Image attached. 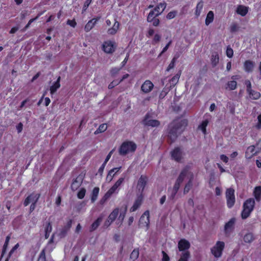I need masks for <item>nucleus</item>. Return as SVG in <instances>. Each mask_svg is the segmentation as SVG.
Segmentation results:
<instances>
[{"mask_svg": "<svg viewBox=\"0 0 261 261\" xmlns=\"http://www.w3.org/2000/svg\"><path fill=\"white\" fill-rule=\"evenodd\" d=\"M187 125V121L185 119L175 120L170 124L168 136L172 142L176 139L178 135L184 130Z\"/></svg>", "mask_w": 261, "mask_h": 261, "instance_id": "nucleus-1", "label": "nucleus"}, {"mask_svg": "<svg viewBox=\"0 0 261 261\" xmlns=\"http://www.w3.org/2000/svg\"><path fill=\"white\" fill-rule=\"evenodd\" d=\"M182 173H184L182 177L183 181L184 180L185 178L186 177H187L189 178V181L186 184L184 190V193L186 194L189 192V191L193 186V180L194 179V174L193 172L191 171V166L187 165L185 166L181 170L179 175H181Z\"/></svg>", "mask_w": 261, "mask_h": 261, "instance_id": "nucleus-2", "label": "nucleus"}, {"mask_svg": "<svg viewBox=\"0 0 261 261\" xmlns=\"http://www.w3.org/2000/svg\"><path fill=\"white\" fill-rule=\"evenodd\" d=\"M137 148L136 144L132 141H124L119 148V153L121 155H125L133 153Z\"/></svg>", "mask_w": 261, "mask_h": 261, "instance_id": "nucleus-3", "label": "nucleus"}, {"mask_svg": "<svg viewBox=\"0 0 261 261\" xmlns=\"http://www.w3.org/2000/svg\"><path fill=\"white\" fill-rule=\"evenodd\" d=\"M254 205L255 200L253 198H249L244 202L241 213V217L243 219H246L250 216L254 209Z\"/></svg>", "mask_w": 261, "mask_h": 261, "instance_id": "nucleus-4", "label": "nucleus"}, {"mask_svg": "<svg viewBox=\"0 0 261 261\" xmlns=\"http://www.w3.org/2000/svg\"><path fill=\"white\" fill-rule=\"evenodd\" d=\"M225 243L224 242L217 241L216 244L211 249V252L216 258H219L222 255Z\"/></svg>", "mask_w": 261, "mask_h": 261, "instance_id": "nucleus-5", "label": "nucleus"}, {"mask_svg": "<svg viewBox=\"0 0 261 261\" xmlns=\"http://www.w3.org/2000/svg\"><path fill=\"white\" fill-rule=\"evenodd\" d=\"M183 173L181 175H179L178 177L176 180L174 185L172 189H169L168 191L170 192L169 198L171 200L174 199L176 195L181 184L183 182Z\"/></svg>", "mask_w": 261, "mask_h": 261, "instance_id": "nucleus-6", "label": "nucleus"}, {"mask_svg": "<svg viewBox=\"0 0 261 261\" xmlns=\"http://www.w3.org/2000/svg\"><path fill=\"white\" fill-rule=\"evenodd\" d=\"M226 198L228 207L231 208L235 203L234 190L229 188L226 190Z\"/></svg>", "mask_w": 261, "mask_h": 261, "instance_id": "nucleus-7", "label": "nucleus"}, {"mask_svg": "<svg viewBox=\"0 0 261 261\" xmlns=\"http://www.w3.org/2000/svg\"><path fill=\"white\" fill-rule=\"evenodd\" d=\"M149 224V212L148 211H145L141 216L139 221V226L140 227H145L147 230Z\"/></svg>", "mask_w": 261, "mask_h": 261, "instance_id": "nucleus-8", "label": "nucleus"}, {"mask_svg": "<svg viewBox=\"0 0 261 261\" xmlns=\"http://www.w3.org/2000/svg\"><path fill=\"white\" fill-rule=\"evenodd\" d=\"M72 223V220L70 219L65 226L59 229L58 236L60 239L64 238L67 236L68 231L71 227Z\"/></svg>", "mask_w": 261, "mask_h": 261, "instance_id": "nucleus-9", "label": "nucleus"}, {"mask_svg": "<svg viewBox=\"0 0 261 261\" xmlns=\"http://www.w3.org/2000/svg\"><path fill=\"white\" fill-rule=\"evenodd\" d=\"M116 47V43L111 41H105L102 45L103 50L107 54H112L114 52Z\"/></svg>", "mask_w": 261, "mask_h": 261, "instance_id": "nucleus-10", "label": "nucleus"}, {"mask_svg": "<svg viewBox=\"0 0 261 261\" xmlns=\"http://www.w3.org/2000/svg\"><path fill=\"white\" fill-rule=\"evenodd\" d=\"M147 182L148 177L145 175H142L138 180L137 186V188L138 191L140 193V194H143V192L147 185Z\"/></svg>", "mask_w": 261, "mask_h": 261, "instance_id": "nucleus-11", "label": "nucleus"}, {"mask_svg": "<svg viewBox=\"0 0 261 261\" xmlns=\"http://www.w3.org/2000/svg\"><path fill=\"white\" fill-rule=\"evenodd\" d=\"M235 222L236 219L234 218H232L225 224L224 230L226 236H229L230 233L233 231L234 228Z\"/></svg>", "mask_w": 261, "mask_h": 261, "instance_id": "nucleus-12", "label": "nucleus"}, {"mask_svg": "<svg viewBox=\"0 0 261 261\" xmlns=\"http://www.w3.org/2000/svg\"><path fill=\"white\" fill-rule=\"evenodd\" d=\"M143 123L145 125L151 127H158L160 125V122L158 120L152 119L149 115H146L144 120Z\"/></svg>", "mask_w": 261, "mask_h": 261, "instance_id": "nucleus-13", "label": "nucleus"}, {"mask_svg": "<svg viewBox=\"0 0 261 261\" xmlns=\"http://www.w3.org/2000/svg\"><path fill=\"white\" fill-rule=\"evenodd\" d=\"M40 196V195L39 194L32 193L25 198L23 202V205L27 206L30 203L32 204L36 203Z\"/></svg>", "mask_w": 261, "mask_h": 261, "instance_id": "nucleus-14", "label": "nucleus"}, {"mask_svg": "<svg viewBox=\"0 0 261 261\" xmlns=\"http://www.w3.org/2000/svg\"><path fill=\"white\" fill-rule=\"evenodd\" d=\"M84 179L83 175H79L75 179H73L71 185V189L72 191H75L81 186Z\"/></svg>", "mask_w": 261, "mask_h": 261, "instance_id": "nucleus-15", "label": "nucleus"}, {"mask_svg": "<svg viewBox=\"0 0 261 261\" xmlns=\"http://www.w3.org/2000/svg\"><path fill=\"white\" fill-rule=\"evenodd\" d=\"M190 247V243L185 239H181L178 243V248L179 251L185 252L188 251V250Z\"/></svg>", "mask_w": 261, "mask_h": 261, "instance_id": "nucleus-16", "label": "nucleus"}, {"mask_svg": "<svg viewBox=\"0 0 261 261\" xmlns=\"http://www.w3.org/2000/svg\"><path fill=\"white\" fill-rule=\"evenodd\" d=\"M153 86V84L150 81L146 80L142 85L141 89L142 92L147 93L152 90Z\"/></svg>", "mask_w": 261, "mask_h": 261, "instance_id": "nucleus-17", "label": "nucleus"}, {"mask_svg": "<svg viewBox=\"0 0 261 261\" xmlns=\"http://www.w3.org/2000/svg\"><path fill=\"white\" fill-rule=\"evenodd\" d=\"M255 67V63L251 60H246L244 63V69L247 72H252Z\"/></svg>", "mask_w": 261, "mask_h": 261, "instance_id": "nucleus-18", "label": "nucleus"}, {"mask_svg": "<svg viewBox=\"0 0 261 261\" xmlns=\"http://www.w3.org/2000/svg\"><path fill=\"white\" fill-rule=\"evenodd\" d=\"M143 198V194H140L138 196L137 199L134 203L133 205L130 209V211L133 212L136 211L141 205Z\"/></svg>", "mask_w": 261, "mask_h": 261, "instance_id": "nucleus-19", "label": "nucleus"}, {"mask_svg": "<svg viewBox=\"0 0 261 261\" xmlns=\"http://www.w3.org/2000/svg\"><path fill=\"white\" fill-rule=\"evenodd\" d=\"M171 156L172 159L176 161H179L182 157V152L178 148H175L171 152Z\"/></svg>", "mask_w": 261, "mask_h": 261, "instance_id": "nucleus-20", "label": "nucleus"}, {"mask_svg": "<svg viewBox=\"0 0 261 261\" xmlns=\"http://www.w3.org/2000/svg\"><path fill=\"white\" fill-rule=\"evenodd\" d=\"M256 153L257 151L255 150V146L253 145L250 146L247 149V150L245 152V156L247 159H251Z\"/></svg>", "mask_w": 261, "mask_h": 261, "instance_id": "nucleus-21", "label": "nucleus"}, {"mask_svg": "<svg viewBox=\"0 0 261 261\" xmlns=\"http://www.w3.org/2000/svg\"><path fill=\"white\" fill-rule=\"evenodd\" d=\"M98 18H93L89 20L85 27L86 32H89L95 25Z\"/></svg>", "mask_w": 261, "mask_h": 261, "instance_id": "nucleus-22", "label": "nucleus"}, {"mask_svg": "<svg viewBox=\"0 0 261 261\" xmlns=\"http://www.w3.org/2000/svg\"><path fill=\"white\" fill-rule=\"evenodd\" d=\"M118 188H117L115 186H113L108 191V192L105 194L103 197L102 198V200H103L104 201L107 200L108 199H109L113 194L116 192V190Z\"/></svg>", "mask_w": 261, "mask_h": 261, "instance_id": "nucleus-23", "label": "nucleus"}, {"mask_svg": "<svg viewBox=\"0 0 261 261\" xmlns=\"http://www.w3.org/2000/svg\"><path fill=\"white\" fill-rule=\"evenodd\" d=\"M61 77L59 76L56 82L52 85L50 88V94L53 95L54 94L57 90L60 87V82Z\"/></svg>", "mask_w": 261, "mask_h": 261, "instance_id": "nucleus-24", "label": "nucleus"}, {"mask_svg": "<svg viewBox=\"0 0 261 261\" xmlns=\"http://www.w3.org/2000/svg\"><path fill=\"white\" fill-rule=\"evenodd\" d=\"M121 167L118 168H114L111 169L108 173V174L107 176L106 179L108 181L110 182L113 179V178L116 173L118 172Z\"/></svg>", "mask_w": 261, "mask_h": 261, "instance_id": "nucleus-25", "label": "nucleus"}, {"mask_svg": "<svg viewBox=\"0 0 261 261\" xmlns=\"http://www.w3.org/2000/svg\"><path fill=\"white\" fill-rule=\"evenodd\" d=\"M247 93L248 94L249 96L251 99L254 100L258 99L261 96V94L259 92L256 91L252 89L248 91Z\"/></svg>", "mask_w": 261, "mask_h": 261, "instance_id": "nucleus-26", "label": "nucleus"}, {"mask_svg": "<svg viewBox=\"0 0 261 261\" xmlns=\"http://www.w3.org/2000/svg\"><path fill=\"white\" fill-rule=\"evenodd\" d=\"M156 10L157 9H153L149 13L147 18L148 22H151L152 19L156 18V17L160 15V12H156Z\"/></svg>", "mask_w": 261, "mask_h": 261, "instance_id": "nucleus-27", "label": "nucleus"}, {"mask_svg": "<svg viewBox=\"0 0 261 261\" xmlns=\"http://www.w3.org/2000/svg\"><path fill=\"white\" fill-rule=\"evenodd\" d=\"M102 217H98L96 220H95L91 225V227H90V231H93L94 230H95V229H97V228L99 226V225H100V224L101 223V222H102Z\"/></svg>", "mask_w": 261, "mask_h": 261, "instance_id": "nucleus-28", "label": "nucleus"}, {"mask_svg": "<svg viewBox=\"0 0 261 261\" xmlns=\"http://www.w3.org/2000/svg\"><path fill=\"white\" fill-rule=\"evenodd\" d=\"M237 12L241 16H244L248 12V8L243 5H240L237 8Z\"/></svg>", "mask_w": 261, "mask_h": 261, "instance_id": "nucleus-29", "label": "nucleus"}, {"mask_svg": "<svg viewBox=\"0 0 261 261\" xmlns=\"http://www.w3.org/2000/svg\"><path fill=\"white\" fill-rule=\"evenodd\" d=\"M214 18V14L212 11H210L207 14L206 17L205 21V23L206 25H208L210 23H211Z\"/></svg>", "mask_w": 261, "mask_h": 261, "instance_id": "nucleus-30", "label": "nucleus"}, {"mask_svg": "<svg viewBox=\"0 0 261 261\" xmlns=\"http://www.w3.org/2000/svg\"><path fill=\"white\" fill-rule=\"evenodd\" d=\"M253 194L256 200L259 201L261 199V187L258 186L255 187Z\"/></svg>", "mask_w": 261, "mask_h": 261, "instance_id": "nucleus-31", "label": "nucleus"}, {"mask_svg": "<svg viewBox=\"0 0 261 261\" xmlns=\"http://www.w3.org/2000/svg\"><path fill=\"white\" fill-rule=\"evenodd\" d=\"M119 210L118 208H115L109 215L108 218L111 220V222H114L119 214Z\"/></svg>", "mask_w": 261, "mask_h": 261, "instance_id": "nucleus-32", "label": "nucleus"}, {"mask_svg": "<svg viewBox=\"0 0 261 261\" xmlns=\"http://www.w3.org/2000/svg\"><path fill=\"white\" fill-rule=\"evenodd\" d=\"M99 191V189L98 187H95L92 192V196H91V201L92 202H94L95 200L97 199L98 193Z\"/></svg>", "mask_w": 261, "mask_h": 261, "instance_id": "nucleus-33", "label": "nucleus"}, {"mask_svg": "<svg viewBox=\"0 0 261 261\" xmlns=\"http://www.w3.org/2000/svg\"><path fill=\"white\" fill-rule=\"evenodd\" d=\"M237 83L235 81H231L227 82L226 84V86L225 87L226 89H228L229 90H233L236 89Z\"/></svg>", "mask_w": 261, "mask_h": 261, "instance_id": "nucleus-34", "label": "nucleus"}, {"mask_svg": "<svg viewBox=\"0 0 261 261\" xmlns=\"http://www.w3.org/2000/svg\"><path fill=\"white\" fill-rule=\"evenodd\" d=\"M190 257L189 251H185L181 253L180 258L178 261H188V259Z\"/></svg>", "mask_w": 261, "mask_h": 261, "instance_id": "nucleus-35", "label": "nucleus"}, {"mask_svg": "<svg viewBox=\"0 0 261 261\" xmlns=\"http://www.w3.org/2000/svg\"><path fill=\"white\" fill-rule=\"evenodd\" d=\"M243 239L245 242L250 243L254 240V238L252 233L249 232L244 236Z\"/></svg>", "mask_w": 261, "mask_h": 261, "instance_id": "nucleus-36", "label": "nucleus"}, {"mask_svg": "<svg viewBox=\"0 0 261 261\" xmlns=\"http://www.w3.org/2000/svg\"><path fill=\"white\" fill-rule=\"evenodd\" d=\"M219 58L217 53L212 55L211 57V62L212 65L214 67L216 66L219 63Z\"/></svg>", "mask_w": 261, "mask_h": 261, "instance_id": "nucleus-37", "label": "nucleus"}, {"mask_svg": "<svg viewBox=\"0 0 261 261\" xmlns=\"http://www.w3.org/2000/svg\"><path fill=\"white\" fill-rule=\"evenodd\" d=\"M139 255V250L138 248H136L133 250L130 255V258L133 261L136 260Z\"/></svg>", "mask_w": 261, "mask_h": 261, "instance_id": "nucleus-38", "label": "nucleus"}, {"mask_svg": "<svg viewBox=\"0 0 261 261\" xmlns=\"http://www.w3.org/2000/svg\"><path fill=\"white\" fill-rule=\"evenodd\" d=\"M203 2L202 1L199 2L196 6L195 15L198 17L200 15L201 11L203 8Z\"/></svg>", "mask_w": 261, "mask_h": 261, "instance_id": "nucleus-39", "label": "nucleus"}, {"mask_svg": "<svg viewBox=\"0 0 261 261\" xmlns=\"http://www.w3.org/2000/svg\"><path fill=\"white\" fill-rule=\"evenodd\" d=\"M107 128V126L106 125V124H100L98 128L96 130V131L94 132V134L95 135H97L99 133H102V132H104Z\"/></svg>", "mask_w": 261, "mask_h": 261, "instance_id": "nucleus-40", "label": "nucleus"}, {"mask_svg": "<svg viewBox=\"0 0 261 261\" xmlns=\"http://www.w3.org/2000/svg\"><path fill=\"white\" fill-rule=\"evenodd\" d=\"M126 211H127V207H125L124 210L121 211V212H120V214L118 217V221H120V224H122V223L125 217Z\"/></svg>", "mask_w": 261, "mask_h": 261, "instance_id": "nucleus-41", "label": "nucleus"}, {"mask_svg": "<svg viewBox=\"0 0 261 261\" xmlns=\"http://www.w3.org/2000/svg\"><path fill=\"white\" fill-rule=\"evenodd\" d=\"M166 7V3H160L154 9H157V12H160V15L164 11Z\"/></svg>", "mask_w": 261, "mask_h": 261, "instance_id": "nucleus-42", "label": "nucleus"}, {"mask_svg": "<svg viewBox=\"0 0 261 261\" xmlns=\"http://www.w3.org/2000/svg\"><path fill=\"white\" fill-rule=\"evenodd\" d=\"M10 236H7L6 237L5 243V244L4 245V246H3V251H2V254L0 260L2 259V258L3 257L4 254H5V253L6 252V248H7V246L8 245V243H9V241L10 240Z\"/></svg>", "mask_w": 261, "mask_h": 261, "instance_id": "nucleus-43", "label": "nucleus"}, {"mask_svg": "<svg viewBox=\"0 0 261 261\" xmlns=\"http://www.w3.org/2000/svg\"><path fill=\"white\" fill-rule=\"evenodd\" d=\"M208 121L207 120L203 121L201 125L199 126V128H200L203 134L206 133V127L207 125Z\"/></svg>", "mask_w": 261, "mask_h": 261, "instance_id": "nucleus-44", "label": "nucleus"}, {"mask_svg": "<svg viewBox=\"0 0 261 261\" xmlns=\"http://www.w3.org/2000/svg\"><path fill=\"white\" fill-rule=\"evenodd\" d=\"M86 189L85 188H81L80 191L77 193V197L78 198L82 199H83L86 194Z\"/></svg>", "mask_w": 261, "mask_h": 261, "instance_id": "nucleus-45", "label": "nucleus"}, {"mask_svg": "<svg viewBox=\"0 0 261 261\" xmlns=\"http://www.w3.org/2000/svg\"><path fill=\"white\" fill-rule=\"evenodd\" d=\"M37 261H46L45 252L44 249L42 250L40 252Z\"/></svg>", "mask_w": 261, "mask_h": 261, "instance_id": "nucleus-46", "label": "nucleus"}, {"mask_svg": "<svg viewBox=\"0 0 261 261\" xmlns=\"http://www.w3.org/2000/svg\"><path fill=\"white\" fill-rule=\"evenodd\" d=\"M40 16V15H38L36 17H35V18H33V19H31L28 24L25 26V27L22 29V31H25L26 30H27L30 26L31 24L34 21H35V20H36L37 19H38V18L39 17V16Z\"/></svg>", "mask_w": 261, "mask_h": 261, "instance_id": "nucleus-47", "label": "nucleus"}, {"mask_svg": "<svg viewBox=\"0 0 261 261\" xmlns=\"http://www.w3.org/2000/svg\"><path fill=\"white\" fill-rule=\"evenodd\" d=\"M176 57L175 59H172L171 62H170V63L169 64V65H168V67L166 69L167 71H169L171 69H173L174 68V65H175V63L176 62Z\"/></svg>", "mask_w": 261, "mask_h": 261, "instance_id": "nucleus-48", "label": "nucleus"}, {"mask_svg": "<svg viewBox=\"0 0 261 261\" xmlns=\"http://www.w3.org/2000/svg\"><path fill=\"white\" fill-rule=\"evenodd\" d=\"M226 53V56L228 58H232L233 55V51L232 49L229 46H228L227 47Z\"/></svg>", "mask_w": 261, "mask_h": 261, "instance_id": "nucleus-49", "label": "nucleus"}, {"mask_svg": "<svg viewBox=\"0 0 261 261\" xmlns=\"http://www.w3.org/2000/svg\"><path fill=\"white\" fill-rule=\"evenodd\" d=\"M161 38V36L158 34H156L154 35L153 39L152 40V44H155L158 43L160 41Z\"/></svg>", "mask_w": 261, "mask_h": 261, "instance_id": "nucleus-50", "label": "nucleus"}, {"mask_svg": "<svg viewBox=\"0 0 261 261\" xmlns=\"http://www.w3.org/2000/svg\"><path fill=\"white\" fill-rule=\"evenodd\" d=\"M176 14H177V12L175 11L170 12L167 15L166 18L168 19H172V18H174L175 17V16L176 15Z\"/></svg>", "mask_w": 261, "mask_h": 261, "instance_id": "nucleus-51", "label": "nucleus"}, {"mask_svg": "<svg viewBox=\"0 0 261 261\" xmlns=\"http://www.w3.org/2000/svg\"><path fill=\"white\" fill-rule=\"evenodd\" d=\"M179 75L178 74H176L170 80V83L172 85H174L176 84L179 80Z\"/></svg>", "mask_w": 261, "mask_h": 261, "instance_id": "nucleus-52", "label": "nucleus"}, {"mask_svg": "<svg viewBox=\"0 0 261 261\" xmlns=\"http://www.w3.org/2000/svg\"><path fill=\"white\" fill-rule=\"evenodd\" d=\"M168 89H165V88L164 89L160 94V95H159L160 99L164 98L165 97V96L166 95V94L168 93Z\"/></svg>", "mask_w": 261, "mask_h": 261, "instance_id": "nucleus-53", "label": "nucleus"}, {"mask_svg": "<svg viewBox=\"0 0 261 261\" xmlns=\"http://www.w3.org/2000/svg\"><path fill=\"white\" fill-rule=\"evenodd\" d=\"M245 84L246 86V91L248 92L250 90H252L251 83L250 81L246 80L245 82Z\"/></svg>", "mask_w": 261, "mask_h": 261, "instance_id": "nucleus-54", "label": "nucleus"}, {"mask_svg": "<svg viewBox=\"0 0 261 261\" xmlns=\"http://www.w3.org/2000/svg\"><path fill=\"white\" fill-rule=\"evenodd\" d=\"M124 180V178L121 177L120 178L114 185L115 187H116L117 188H118L119 187L121 186V185L122 184Z\"/></svg>", "mask_w": 261, "mask_h": 261, "instance_id": "nucleus-55", "label": "nucleus"}, {"mask_svg": "<svg viewBox=\"0 0 261 261\" xmlns=\"http://www.w3.org/2000/svg\"><path fill=\"white\" fill-rule=\"evenodd\" d=\"M121 67H120V68H117V67L113 68L111 70V73L112 75L114 76L115 74H117L119 72V71L121 70Z\"/></svg>", "mask_w": 261, "mask_h": 261, "instance_id": "nucleus-56", "label": "nucleus"}, {"mask_svg": "<svg viewBox=\"0 0 261 261\" xmlns=\"http://www.w3.org/2000/svg\"><path fill=\"white\" fill-rule=\"evenodd\" d=\"M120 83V82L119 81H113L112 82H111L109 85V86H108V88L111 89H112L114 87H115L116 86H117V85H118Z\"/></svg>", "mask_w": 261, "mask_h": 261, "instance_id": "nucleus-57", "label": "nucleus"}, {"mask_svg": "<svg viewBox=\"0 0 261 261\" xmlns=\"http://www.w3.org/2000/svg\"><path fill=\"white\" fill-rule=\"evenodd\" d=\"M52 230V226L50 222H48L46 225L45 228V232H47L50 233Z\"/></svg>", "mask_w": 261, "mask_h": 261, "instance_id": "nucleus-58", "label": "nucleus"}, {"mask_svg": "<svg viewBox=\"0 0 261 261\" xmlns=\"http://www.w3.org/2000/svg\"><path fill=\"white\" fill-rule=\"evenodd\" d=\"M67 24L70 25L73 28H75L76 25V22L74 20H69L68 19L67 21Z\"/></svg>", "mask_w": 261, "mask_h": 261, "instance_id": "nucleus-59", "label": "nucleus"}, {"mask_svg": "<svg viewBox=\"0 0 261 261\" xmlns=\"http://www.w3.org/2000/svg\"><path fill=\"white\" fill-rule=\"evenodd\" d=\"M106 162H104L101 165V166L100 167V168H99L98 169V172L100 174V175L102 174L103 171V170L105 168V166L106 165Z\"/></svg>", "mask_w": 261, "mask_h": 261, "instance_id": "nucleus-60", "label": "nucleus"}, {"mask_svg": "<svg viewBox=\"0 0 261 261\" xmlns=\"http://www.w3.org/2000/svg\"><path fill=\"white\" fill-rule=\"evenodd\" d=\"M238 25L236 23H233L230 27V31L231 32H236L238 30Z\"/></svg>", "mask_w": 261, "mask_h": 261, "instance_id": "nucleus-61", "label": "nucleus"}, {"mask_svg": "<svg viewBox=\"0 0 261 261\" xmlns=\"http://www.w3.org/2000/svg\"><path fill=\"white\" fill-rule=\"evenodd\" d=\"M162 254H163L162 261H169V257L164 251H162Z\"/></svg>", "mask_w": 261, "mask_h": 261, "instance_id": "nucleus-62", "label": "nucleus"}, {"mask_svg": "<svg viewBox=\"0 0 261 261\" xmlns=\"http://www.w3.org/2000/svg\"><path fill=\"white\" fill-rule=\"evenodd\" d=\"M151 22H152V25L154 27L158 26L160 23V20L158 18L152 19Z\"/></svg>", "mask_w": 261, "mask_h": 261, "instance_id": "nucleus-63", "label": "nucleus"}, {"mask_svg": "<svg viewBox=\"0 0 261 261\" xmlns=\"http://www.w3.org/2000/svg\"><path fill=\"white\" fill-rule=\"evenodd\" d=\"M257 119H258V123L256 126L258 129H259L261 128V114L259 115L258 116Z\"/></svg>", "mask_w": 261, "mask_h": 261, "instance_id": "nucleus-64", "label": "nucleus"}]
</instances>
